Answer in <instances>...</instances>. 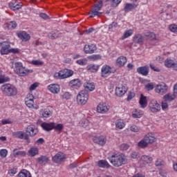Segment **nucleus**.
Returning a JSON list of instances; mask_svg holds the SVG:
<instances>
[{
    "instance_id": "obj_47",
    "label": "nucleus",
    "mask_w": 177,
    "mask_h": 177,
    "mask_svg": "<svg viewBox=\"0 0 177 177\" xmlns=\"http://www.w3.org/2000/svg\"><path fill=\"white\" fill-rule=\"evenodd\" d=\"M156 167H157L159 169L162 168L164 167V162L161 159H158L155 162Z\"/></svg>"
},
{
    "instance_id": "obj_13",
    "label": "nucleus",
    "mask_w": 177,
    "mask_h": 177,
    "mask_svg": "<svg viewBox=\"0 0 177 177\" xmlns=\"http://www.w3.org/2000/svg\"><path fill=\"white\" fill-rule=\"evenodd\" d=\"M17 35L23 42H27V41H30L31 39V36L26 31H20L17 33Z\"/></svg>"
},
{
    "instance_id": "obj_23",
    "label": "nucleus",
    "mask_w": 177,
    "mask_h": 177,
    "mask_svg": "<svg viewBox=\"0 0 177 177\" xmlns=\"http://www.w3.org/2000/svg\"><path fill=\"white\" fill-rule=\"evenodd\" d=\"M96 45L95 44H89V45H85L84 48V51L86 53H95V50H96Z\"/></svg>"
},
{
    "instance_id": "obj_1",
    "label": "nucleus",
    "mask_w": 177,
    "mask_h": 177,
    "mask_svg": "<svg viewBox=\"0 0 177 177\" xmlns=\"http://www.w3.org/2000/svg\"><path fill=\"white\" fill-rule=\"evenodd\" d=\"M109 161L114 167H121L127 164V157L124 153H115L108 158Z\"/></svg>"
},
{
    "instance_id": "obj_55",
    "label": "nucleus",
    "mask_w": 177,
    "mask_h": 177,
    "mask_svg": "<svg viewBox=\"0 0 177 177\" xmlns=\"http://www.w3.org/2000/svg\"><path fill=\"white\" fill-rule=\"evenodd\" d=\"M35 145H37V146H39L40 145H44L45 143V140L42 138H39L35 141Z\"/></svg>"
},
{
    "instance_id": "obj_20",
    "label": "nucleus",
    "mask_w": 177,
    "mask_h": 177,
    "mask_svg": "<svg viewBox=\"0 0 177 177\" xmlns=\"http://www.w3.org/2000/svg\"><path fill=\"white\" fill-rule=\"evenodd\" d=\"M133 42L134 44H138V45H143V42H145V37L141 34L135 35L133 37Z\"/></svg>"
},
{
    "instance_id": "obj_9",
    "label": "nucleus",
    "mask_w": 177,
    "mask_h": 177,
    "mask_svg": "<svg viewBox=\"0 0 177 177\" xmlns=\"http://www.w3.org/2000/svg\"><path fill=\"white\" fill-rule=\"evenodd\" d=\"M13 136L18 138V139H22L26 140V143L28 145L31 143V140L28 134L24 131H16L12 133Z\"/></svg>"
},
{
    "instance_id": "obj_33",
    "label": "nucleus",
    "mask_w": 177,
    "mask_h": 177,
    "mask_svg": "<svg viewBox=\"0 0 177 177\" xmlns=\"http://www.w3.org/2000/svg\"><path fill=\"white\" fill-rule=\"evenodd\" d=\"M176 99V95H171V93H167L163 96V100L165 102H172Z\"/></svg>"
},
{
    "instance_id": "obj_46",
    "label": "nucleus",
    "mask_w": 177,
    "mask_h": 177,
    "mask_svg": "<svg viewBox=\"0 0 177 177\" xmlns=\"http://www.w3.org/2000/svg\"><path fill=\"white\" fill-rule=\"evenodd\" d=\"M80 127H83V128H86L88 125H89V120L87 119H83L80 122Z\"/></svg>"
},
{
    "instance_id": "obj_52",
    "label": "nucleus",
    "mask_w": 177,
    "mask_h": 177,
    "mask_svg": "<svg viewBox=\"0 0 177 177\" xmlns=\"http://www.w3.org/2000/svg\"><path fill=\"white\" fill-rule=\"evenodd\" d=\"M129 149V145L125 143H123L122 145H120V149L125 151L126 150H128Z\"/></svg>"
},
{
    "instance_id": "obj_64",
    "label": "nucleus",
    "mask_w": 177,
    "mask_h": 177,
    "mask_svg": "<svg viewBox=\"0 0 177 177\" xmlns=\"http://www.w3.org/2000/svg\"><path fill=\"white\" fill-rule=\"evenodd\" d=\"M131 158L136 159V158H139V157H140V156L138 152H133L131 155Z\"/></svg>"
},
{
    "instance_id": "obj_44",
    "label": "nucleus",
    "mask_w": 177,
    "mask_h": 177,
    "mask_svg": "<svg viewBox=\"0 0 177 177\" xmlns=\"http://www.w3.org/2000/svg\"><path fill=\"white\" fill-rule=\"evenodd\" d=\"M52 115V111L49 110V109H44L42 116L44 117V118H48V117H50Z\"/></svg>"
},
{
    "instance_id": "obj_61",
    "label": "nucleus",
    "mask_w": 177,
    "mask_h": 177,
    "mask_svg": "<svg viewBox=\"0 0 177 177\" xmlns=\"http://www.w3.org/2000/svg\"><path fill=\"white\" fill-rule=\"evenodd\" d=\"M63 99H66V100H68L71 97V95L68 92H66L63 95H62Z\"/></svg>"
},
{
    "instance_id": "obj_24",
    "label": "nucleus",
    "mask_w": 177,
    "mask_h": 177,
    "mask_svg": "<svg viewBox=\"0 0 177 177\" xmlns=\"http://www.w3.org/2000/svg\"><path fill=\"white\" fill-rule=\"evenodd\" d=\"M48 89L50 91V92H51V93L56 94L58 92H60V86L56 84H51L48 86Z\"/></svg>"
},
{
    "instance_id": "obj_16",
    "label": "nucleus",
    "mask_w": 177,
    "mask_h": 177,
    "mask_svg": "<svg viewBox=\"0 0 177 177\" xmlns=\"http://www.w3.org/2000/svg\"><path fill=\"white\" fill-rule=\"evenodd\" d=\"M150 71V68L149 66H140L137 68V73L143 75L144 77H147Z\"/></svg>"
},
{
    "instance_id": "obj_48",
    "label": "nucleus",
    "mask_w": 177,
    "mask_h": 177,
    "mask_svg": "<svg viewBox=\"0 0 177 177\" xmlns=\"http://www.w3.org/2000/svg\"><path fill=\"white\" fill-rule=\"evenodd\" d=\"M117 27H118V23L117 22H112L111 24L109 25V31H113V28H117Z\"/></svg>"
},
{
    "instance_id": "obj_5",
    "label": "nucleus",
    "mask_w": 177,
    "mask_h": 177,
    "mask_svg": "<svg viewBox=\"0 0 177 177\" xmlns=\"http://www.w3.org/2000/svg\"><path fill=\"white\" fill-rule=\"evenodd\" d=\"M102 8H103L102 1L95 2L91 10V14L89 17L92 19V17H95V16L103 15V12H99V10H101Z\"/></svg>"
},
{
    "instance_id": "obj_7",
    "label": "nucleus",
    "mask_w": 177,
    "mask_h": 177,
    "mask_svg": "<svg viewBox=\"0 0 177 177\" xmlns=\"http://www.w3.org/2000/svg\"><path fill=\"white\" fill-rule=\"evenodd\" d=\"M156 93L158 95H165L168 92V85L165 82H160L155 86Z\"/></svg>"
},
{
    "instance_id": "obj_28",
    "label": "nucleus",
    "mask_w": 177,
    "mask_h": 177,
    "mask_svg": "<svg viewBox=\"0 0 177 177\" xmlns=\"http://www.w3.org/2000/svg\"><path fill=\"white\" fill-rule=\"evenodd\" d=\"M139 103L142 109H146V107H147V97L143 95V94H141Z\"/></svg>"
},
{
    "instance_id": "obj_30",
    "label": "nucleus",
    "mask_w": 177,
    "mask_h": 177,
    "mask_svg": "<svg viewBox=\"0 0 177 177\" xmlns=\"http://www.w3.org/2000/svg\"><path fill=\"white\" fill-rule=\"evenodd\" d=\"M84 88L85 90L83 91H86V92H92L93 91H95V84L86 82L84 84Z\"/></svg>"
},
{
    "instance_id": "obj_56",
    "label": "nucleus",
    "mask_w": 177,
    "mask_h": 177,
    "mask_svg": "<svg viewBox=\"0 0 177 177\" xmlns=\"http://www.w3.org/2000/svg\"><path fill=\"white\" fill-rule=\"evenodd\" d=\"M102 56H100V55H93L90 56V59H91V60H99V59H101Z\"/></svg>"
},
{
    "instance_id": "obj_29",
    "label": "nucleus",
    "mask_w": 177,
    "mask_h": 177,
    "mask_svg": "<svg viewBox=\"0 0 177 177\" xmlns=\"http://www.w3.org/2000/svg\"><path fill=\"white\" fill-rule=\"evenodd\" d=\"M41 127L44 131L49 132V131H52V129H53V122H43L41 124Z\"/></svg>"
},
{
    "instance_id": "obj_25",
    "label": "nucleus",
    "mask_w": 177,
    "mask_h": 177,
    "mask_svg": "<svg viewBox=\"0 0 177 177\" xmlns=\"http://www.w3.org/2000/svg\"><path fill=\"white\" fill-rule=\"evenodd\" d=\"M69 86L75 89H78L81 86V80L80 79H74L69 82Z\"/></svg>"
},
{
    "instance_id": "obj_10",
    "label": "nucleus",
    "mask_w": 177,
    "mask_h": 177,
    "mask_svg": "<svg viewBox=\"0 0 177 177\" xmlns=\"http://www.w3.org/2000/svg\"><path fill=\"white\" fill-rule=\"evenodd\" d=\"M115 70L111 71V67L108 65H104L101 69V77L103 78H107L111 74H114Z\"/></svg>"
},
{
    "instance_id": "obj_32",
    "label": "nucleus",
    "mask_w": 177,
    "mask_h": 177,
    "mask_svg": "<svg viewBox=\"0 0 177 177\" xmlns=\"http://www.w3.org/2000/svg\"><path fill=\"white\" fill-rule=\"evenodd\" d=\"M39 153V149L37 147H31L28 151L30 157H35Z\"/></svg>"
},
{
    "instance_id": "obj_50",
    "label": "nucleus",
    "mask_w": 177,
    "mask_h": 177,
    "mask_svg": "<svg viewBox=\"0 0 177 177\" xmlns=\"http://www.w3.org/2000/svg\"><path fill=\"white\" fill-rule=\"evenodd\" d=\"M145 89L147 91H153L154 89V84L153 83H148L147 85H145Z\"/></svg>"
},
{
    "instance_id": "obj_3",
    "label": "nucleus",
    "mask_w": 177,
    "mask_h": 177,
    "mask_svg": "<svg viewBox=\"0 0 177 177\" xmlns=\"http://www.w3.org/2000/svg\"><path fill=\"white\" fill-rule=\"evenodd\" d=\"M1 90L6 96H16L17 95V88L12 84H4L1 86Z\"/></svg>"
},
{
    "instance_id": "obj_59",
    "label": "nucleus",
    "mask_w": 177,
    "mask_h": 177,
    "mask_svg": "<svg viewBox=\"0 0 177 177\" xmlns=\"http://www.w3.org/2000/svg\"><path fill=\"white\" fill-rule=\"evenodd\" d=\"M131 132H139V127L136 125H133L130 127Z\"/></svg>"
},
{
    "instance_id": "obj_62",
    "label": "nucleus",
    "mask_w": 177,
    "mask_h": 177,
    "mask_svg": "<svg viewBox=\"0 0 177 177\" xmlns=\"http://www.w3.org/2000/svg\"><path fill=\"white\" fill-rule=\"evenodd\" d=\"M135 97V93L130 92L127 96V101L132 100Z\"/></svg>"
},
{
    "instance_id": "obj_2",
    "label": "nucleus",
    "mask_w": 177,
    "mask_h": 177,
    "mask_svg": "<svg viewBox=\"0 0 177 177\" xmlns=\"http://www.w3.org/2000/svg\"><path fill=\"white\" fill-rule=\"evenodd\" d=\"M12 68H13L15 73H16V74L20 77H24L29 73H31V71L26 69V68L23 66V64L20 62H15L12 64Z\"/></svg>"
},
{
    "instance_id": "obj_17",
    "label": "nucleus",
    "mask_w": 177,
    "mask_h": 177,
    "mask_svg": "<svg viewBox=\"0 0 177 177\" xmlns=\"http://www.w3.org/2000/svg\"><path fill=\"white\" fill-rule=\"evenodd\" d=\"M139 4L138 3H127L124 6V8L123 9V10L126 12V13H129V12H132V10H133L134 9H136L138 8Z\"/></svg>"
},
{
    "instance_id": "obj_35",
    "label": "nucleus",
    "mask_w": 177,
    "mask_h": 177,
    "mask_svg": "<svg viewBox=\"0 0 177 177\" xmlns=\"http://www.w3.org/2000/svg\"><path fill=\"white\" fill-rule=\"evenodd\" d=\"M18 177H32L31 173L27 169H22L17 175Z\"/></svg>"
},
{
    "instance_id": "obj_38",
    "label": "nucleus",
    "mask_w": 177,
    "mask_h": 177,
    "mask_svg": "<svg viewBox=\"0 0 177 177\" xmlns=\"http://www.w3.org/2000/svg\"><path fill=\"white\" fill-rule=\"evenodd\" d=\"M141 161H142V162H145V164H151V161H153V158L149 156L143 155L141 157Z\"/></svg>"
},
{
    "instance_id": "obj_15",
    "label": "nucleus",
    "mask_w": 177,
    "mask_h": 177,
    "mask_svg": "<svg viewBox=\"0 0 177 177\" xmlns=\"http://www.w3.org/2000/svg\"><path fill=\"white\" fill-rule=\"evenodd\" d=\"M127 91H128L127 86L124 85H120L115 88V95L116 96L121 97L124 96V93H127Z\"/></svg>"
},
{
    "instance_id": "obj_18",
    "label": "nucleus",
    "mask_w": 177,
    "mask_h": 177,
    "mask_svg": "<svg viewBox=\"0 0 177 177\" xmlns=\"http://www.w3.org/2000/svg\"><path fill=\"white\" fill-rule=\"evenodd\" d=\"M64 158V155L62 152H58L55 154V156L53 157L52 160L53 162H55L56 164H60V162H63Z\"/></svg>"
},
{
    "instance_id": "obj_51",
    "label": "nucleus",
    "mask_w": 177,
    "mask_h": 177,
    "mask_svg": "<svg viewBox=\"0 0 177 177\" xmlns=\"http://www.w3.org/2000/svg\"><path fill=\"white\" fill-rule=\"evenodd\" d=\"M6 156H8V150L6 149L0 150V156L2 158H6Z\"/></svg>"
},
{
    "instance_id": "obj_58",
    "label": "nucleus",
    "mask_w": 177,
    "mask_h": 177,
    "mask_svg": "<svg viewBox=\"0 0 177 177\" xmlns=\"http://www.w3.org/2000/svg\"><path fill=\"white\" fill-rule=\"evenodd\" d=\"M169 30L171 32H177V26L176 25H170Z\"/></svg>"
},
{
    "instance_id": "obj_49",
    "label": "nucleus",
    "mask_w": 177,
    "mask_h": 177,
    "mask_svg": "<svg viewBox=\"0 0 177 177\" xmlns=\"http://www.w3.org/2000/svg\"><path fill=\"white\" fill-rule=\"evenodd\" d=\"M10 78L5 76H0V84H3L4 82H9Z\"/></svg>"
},
{
    "instance_id": "obj_19",
    "label": "nucleus",
    "mask_w": 177,
    "mask_h": 177,
    "mask_svg": "<svg viewBox=\"0 0 177 177\" xmlns=\"http://www.w3.org/2000/svg\"><path fill=\"white\" fill-rule=\"evenodd\" d=\"M28 97L25 99V104L29 109H32L34 107V95L32 94H28Z\"/></svg>"
},
{
    "instance_id": "obj_54",
    "label": "nucleus",
    "mask_w": 177,
    "mask_h": 177,
    "mask_svg": "<svg viewBox=\"0 0 177 177\" xmlns=\"http://www.w3.org/2000/svg\"><path fill=\"white\" fill-rule=\"evenodd\" d=\"M120 3H121V1H111V6H112V8H117V6L120 5Z\"/></svg>"
},
{
    "instance_id": "obj_21",
    "label": "nucleus",
    "mask_w": 177,
    "mask_h": 177,
    "mask_svg": "<svg viewBox=\"0 0 177 177\" xmlns=\"http://www.w3.org/2000/svg\"><path fill=\"white\" fill-rule=\"evenodd\" d=\"M23 6V3L18 2L16 1H12L9 3V8L12 10H19Z\"/></svg>"
},
{
    "instance_id": "obj_27",
    "label": "nucleus",
    "mask_w": 177,
    "mask_h": 177,
    "mask_svg": "<svg viewBox=\"0 0 177 177\" xmlns=\"http://www.w3.org/2000/svg\"><path fill=\"white\" fill-rule=\"evenodd\" d=\"M127 62V57L120 56L116 59V65L118 66V67H124Z\"/></svg>"
},
{
    "instance_id": "obj_6",
    "label": "nucleus",
    "mask_w": 177,
    "mask_h": 177,
    "mask_svg": "<svg viewBox=\"0 0 177 177\" xmlns=\"http://www.w3.org/2000/svg\"><path fill=\"white\" fill-rule=\"evenodd\" d=\"M89 100V94L86 91H81L77 96V102L80 104H86Z\"/></svg>"
},
{
    "instance_id": "obj_4",
    "label": "nucleus",
    "mask_w": 177,
    "mask_h": 177,
    "mask_svg": "<svg viewBox=\"0 0 177 177\" xmlns=\"http://www.w3.org/2000/svg\"><path fill=\"white\" fill-rule=\"evenodd\" d=\"M154 142H156V137L150 134H147L142 140L138 142V147H141V149H146L149 145L154 143Z\"/></svg>"
},
{
    "instance_id": "obj_22",
    "label": "nucleus",
    "mask_w": 177,
    "mask_h": 177,
    "mask_svg": "<svg viewBox=\"0 0 177 177\" xmlns=\"http://www.w3.org/2000/svg\"><path fill=\"white\" fill-rule=\"evenodd\" d=\"M97 113H101V114H104V113H107L109 111V106L106 103H100L97 106Z\"/></svg>"
},
{
    "instance_id": "obj_26",
    "label": "nucleus",
    "mask_w": 177,
    "mask_h": 177,
    "mask_svg": "<svg viewBox=\"0 0 177 177\" xmlns=\"http://www.w3.org/2000/svg\"><path fill=\"white\" fill-rule=\"evenodd\" d=\"M26 133H29L28 136H35L38 133V129L28 126L26 129Z\"/></svg>"
},
{
    "instance_id": "obj_57",
    "label": "nucleus",
    "mask_w": 177,
    "mask_h": 177,
    "mask_svg": "<svg viewBox=\"0 0 177 177\" xmlns=\"http://www.w3.org/2000/svg\"><path fill=\"white\" fill-rule=\"evenodd\" d=\"M131 35H132V30H127L123 35V38H128L131 37Z\"/></svg>"
},
{
    "instance_id": "obj_41",
    "label": "nucleus",
    "mask_w": 177,
    "mask_h": 177,
    "mask_svg": "<svg viewBox=\"0 0 177 177\" xmlns=\"http://www.w3.org/2000/svg\"><path fill=\"white\" fill-rule=\"evenodd\" d=\"M6 27L8 30H15L17 27V23L15 21H11L6 24Z\"/></svg>"
},
{
    "instance_id": "obj_11",
    "label": "nucleus",
    "mask_w": 177,
    "mask_h": 177,
    "mask_svg": "<svg viewBox=\"0 0 177 177\" xmlns=\"http://www.w3.org/2000/svg\"><path fill=\"white\" fill-rule=\"evenodd\" d=\"M1 48L0 50L1 55H9L10 50V43L9 41L0 42Z\"/></svg>"
},
{
    "instance_id": "obj_14",
    "label": "nucleus",
    "mask_w": 177,
    "mask_h": 177,
    "mask_svg": "<svg viewBox=\"0 0 177 177\" xmlns=\"http://www.w3.org/2000/svg\"><path fill=\"white\" fill-rule=\"evenodd\" d=\"M93 142L100 145V146H104L107 142V139L104 136H95L93 138Z\"/></svg>"
},
{
    "instance_id": "obj_37",
    "label": "nucleus",
    "mask_w": 177,
    "mask_h": 177,
    "mask_svg": "<svg viewBox=\"0 0 177 177\" xmlns=\"http://www.w3.org/2000/svg\"><path fill=\"white\" fill-rule=\"evenodd\" d=\"M86 68L91 73H97V70H99V65L89 64Z\"/></svg>"
},
{
    "instance_id": "obj_34",
    "label": "nucleus",
    "mask_w": 177,
    "mask_h": 177,
    "mask_svg": "<svg viewBox=\"0 0 177 177\" xmlns=\"http://www.w3.org/2000/svg\"><path fill=\"white\" fill-rule=\"evenodd\" d=\"M39 164H48L49 162V158L46 156H41L37 158Z\"/></svg>"
},
{
    "instance_id": "obj_45",
    "label": "nucleus",
    "mask_w": 177,
    "mask_h": 177,
    "mask_svg": "<svg viewBox=\"0 0 177 177\" xmlns=\"http://www.w3.org/2000/svg\"><path fill=\"white\" fill-rule=\"evenodd\" d=\"M116 128H118L119 129H122V128H124L125 123H124L123 120H118L115 123Z\"/></svg>"
},
{
    "instance_id": "obj_43",
    "label": "nucleus",
    "mask_w": 177,
    "mask_h": 177,
    "mask_svg": "<svg viewBox=\"0 0 177 177\" xmlns=\"http://www.w3.org/2000/svg\"><path fill=\"white\" fill-rule=\"evenodd\" d=\"M62 33H59L58 35L56 34V32H51L48 34V37L50 39H56V38H59V35H60Z\"/></svg>"
},
{
    "instance_id": "obj_8",
    "label": "nucleus",
    "mask_w": 177,
    "mask_h": 177,
    "mask_svg": "<svg viewBox=\"0 0 177 177\" xmlns=\"http://www.w3.org/2000/svg\"><path fill=\"white\" fill-rule=\"evenodd\" d=\"M57 74L59 80H64L66 78H70V77H73L74 71L71 69L65 68L61 70Z\"/></svg>"
},
{
    "instance_id": "obj_12",
    "label": "nucleus",
    "mask_w": 177,
    "mask_h": 177,
    "mask_svg": "<svg viewBox=\"0 0 177 177\" xmlns=\"http://www.w3.org/2000/svg\"><path fill=\"white\" fill-rule=\"evenodd\" d=\"M149 107L151 113H158L161 110V105L156 100H151L149 104Z\"/></svg>"
},
{
    "instance_id": "obj_63",
    "label": "nucleus",
    "mask_w": 177,
    "mask_h": 177,
    "mask_svg": "<svg viewBox=\"0 0 177 177\" xmlns=\"http://www.w3.org/2000/svg\"><path fill=\"white\" fill-rule=\"evenodd\" d=\"M10 53L16 55L17 53H20V50L19 48H11L10 49Z\"/></svg>"
},
{
    "instance_id": "obj_53",
    "label": "nucleus",
    "mask_w": 177,
    "mask_h": 177,
    "mask_svg": "<svg viewBox=\"0 0 177 177\" xmlns=\"http://www.w3.org/2000/svg\"><path fill=\"white\" fill-rule=\"evenodd\" d=\"M32 64H33V66H42V64H44V62L41 60H32Z\"/></svg>"
},
{
    "instance_id": "obj_40",
    "label": "nucleus",
    "mask_w": 177,
    "mask_h": 177,
    "mask_svg": "<svg viewBox=\"0 0 177 177\" xmlns=\"http://www.w3.org/2000/svg\"><path fill=\"white\" fill-rule=\"evenodd\" d=\"M174 63H175V61L167 58L165 62V66L168 68H172L174 67Z\"/></svg>"
},
{
    "instance_id": "obj_39",
    "label": "nucleus",
    "mask_w": 177,
    "mask_h": 177,
    "mask_svg": "<svg viewBox=\"0 0 177 177\" xmlns=\"http://www.w3.org/2000/svg\"><path fill=\"white\" fill-rule=\"evenodd\" d=\"M63 124H56L55 122H53V129H55L57 132H60L63 131Z\"/></svg>"
},
{
    "instance_id": "obj_36",
    "label": "nucleus",
    "mask_w": 177,
    "mask_h": 177,
    "mask_svg": "<svg viewBox=\"0 0 177 177\" xmlns=\"http://www.w3.org/2000/svg\"><path fill=\"white\" fill-rule=\"evenodd\" d=\"M97 165L100 168H110L109 162L104 160H101L97 162Z\"/></svg>"
},
{
    "instance_id": "obj_31",
    "label": "nucleus",
    "mask_w": 177,
    "mask_h": 177,
    "mask_svg": "<svg viewBox=\"0 0 177 177\" xmlns=\"http://www.w3.org/2000/svg\"><path fill=\"white\" fill-rule=\"evenodd\" d=\"M13 156L15 158L17 157H26L27 152L26 151H17V149H13Z\"/></svg>"
},
{
    "instance_id": "obj_42",
    "label": "nucleus",
    "mask_w": 177,
    "mask_h": 177,
    "mask_svg": "<svg viewBox=\"0 0 177 177\" xmlns=\"http://www.w3.org/2000/svg\"><path fill=\"white\" fill-rule=\"evenodd\" d=\"M145 37H147L151 41H157V38H156V34L154 32H149L145 34Z\"/></svg>"
},
{
    "instance_id": "obj_60",
    "label": "nucleus",
    "mask_w": 177,
    "mask_h": 177,
    "mask_svg": "<svg viewBox=\"0 0 177 177\" xmlns=\"http://www.w3.org/2000/svg\"><path fill=\"white\" fill-rule=\"evenodd\" d=\"M76 63H77V64H80V66H85V64H86V60L79 59L76 61Z\"/></svg>"
}]
</instances>
